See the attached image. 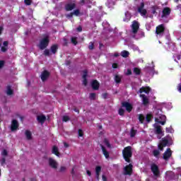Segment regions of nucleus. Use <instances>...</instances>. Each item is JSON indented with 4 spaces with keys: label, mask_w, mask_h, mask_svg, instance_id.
I'll return each mask as SVG.
<instances>
[{
    "label": "nucleus",
    "mask_w": 181,
    "mask_h": 181,
    "mask_svg": "<svg viewBox=\"0 0 181 181\" xmlns=\"http://www.w3.org/2000/svg\"><path fill=\"white\" fill-rule=\"evenodd\" d=\"M154 113L156 115V122H157V124H160L161 125H165V124H166V116L162 115V110L156 109Z\"/></svg>",
    "instance_id": "1"
},
{
    "label": "nucleus",
    "mask_w": 181,
    "mask_h": 181,
    "mask_svg": "<svg viewBox=\"0 0 181 181\" xmlns=\"http://www.w3.org/2000/svg\"><path fill=\"white\" fill-rule=\"evenodd\" d=\"M122 156L126 162L131 163V158H132V147L131 146L125 147L122 151Z\"/></svg>",
    "instance_id": "2"
},
{
    "label": "nucleus",
    "mask_w": 181,
    "mask_h": 181,
    "mask_svg": "<svg viewBox=\"0 0 181 181\" xmlns=\"http://www.w3.org/2000/svg\"><path fill=\"white\" fill-rule=\"evenodd\" d=\"M50 42V40L49 39V36L46 35L42 39L40 40L39 47L40 50H45L47 46H49V42Z\"/></svg>",
    "instance_id": "3"
},
{
    "label": "nucleus",
    "mask_w": 181,
    "mask_h": 181,
    "mask_svg": "<svg viewBox=\"0 0 181 181\" xmlns=\"http://www.w3.org/2000/svg\"><path fill=\"white\" fill-rule=\"evenodd\" d=\"M139 30V23L136 21H134L132 24V30L130 31V36L135 37V35L138 33Z\"/></svg>",
    "instance_id": "4"
},
{
    "label": "nucleus",
    "mask_w": 181,
    "mask_h": 181,
    "mask_svg": "<svg viewBox=\"0 0 181 181\" xmlns=\"http://www.w3.org/2000/svg\"><path fill=\"white\" fill-rule=\"evenodd\" d=\"M151 172L153 173L154 179L160 177V171L159 170V167L156 164H151Z\"/></svg>",
    "instance_id": "5"
},
{
    "label": "nucleus",
    "mask_w": 181,
    "mask_h": 181,
    "mask_svg": "<svg viewBox=\"0 0 181 181\" xmlns=\"http://www.w3.org/2000/svg\"><path fill=\"white\" fill-rule=\"evenodd\" d=\"M144 8H145V4L144 2H141L140 6L137 8V12H139V13H140L141 16H143V18H148V16H146V9Z\"/></svg>",
    "instance_id": "6"
},
{
    "label": "nucleus",
    "mask_w": 181,
    "mask_h": 181,
    "mask_svg": "<svg viewBox=\"0 0 181 181\" xmlns=\"http://www.w3.org/2000/svg\"><path fill=\"white\" fill-rule=\"evenodd\" d=\"M132 168L133 166L131 163L128 165H126L123 170V175H124L125 176H127V175L129 176H131L132 175Z\"/></svg>",
    "instance_id": "7"
},
{
    "label": "nucleus",
    "mask_w": 181,
    "mask_h": 181,
    "mask_svg": "<svg viewBox=\"0 0 181 181\" xmlns=\"http://www.w3.org/2000/svg\"><path fill=\"white\" fill-rule=\"evenodd\" d=\"M48 164L52 169H57V166H59L57 161L52 158H48Z\"/></svg>",
    "instance_id": "8"
},
{
    "label": "nucleus",
    "mask_w": 181,
    "mask_h": 181,
    "mask_svg": "<svg viewBox=\"0 0 181 181\" xmlns=\"http://www.w3.org/2000/svg\"><path fill=\"white\" fill-rule=\"evenodd\" d=\"M154 128H155V134H157V135H161L163 136V132H162L161 127L158 124V123L154 124Z\"/></svg>",
    "instance_id": "9"
},
{
    "label": "nucleus",
    "mask_w": 181,
    "mask_h": 181,
    "mask_svg": "<svg viewBox=\"0 0 181 181\" xmlns=\"http://www.w3.org/2000/svg\"><path fill=\"white\" fill-rule=\"evenodd\" d=\"M163 32H165V27L163 25H160L156 28V35H159V36H163Z\"/></svg>",
    "instance_id": "10"
},
{
    "label": "nucleus",
    "mask_w": 181,
    "mask_h": 181,
    "mask_svg": "<svg viewBox=\"0 0 181 181\" xmlns=\"http://www.w3.org/2000/svg\"><path fill=\"white\" fill-rule=\"evenodd\" d=\"M18 128H19V123L18 122V120L13 119L11 125V129L12 132H13V131H16Z\"/></svg>",
    "instance_id": "11"
},
{
    "label": "nucleus",
    "mask_w": 181,
    "mask_h": 181,
    "mask_svg": "<svg viewBox=\"0 0 181 181\" xmlns=\"http://www.w3.org/2000/svg\"><path fill=\"white\" fill-rule=\"evenodd\" d=\"M171 10L169 7H165L163 9V14L161 15V18H168L169 15H170Z\"/></svg>",
    "instance_id": "12"
},
{
    "label": "nucleus",
    "mask_w": 181,
    "mask_h": 181,
    "mask_svg": "<svg viewBox=\"0 0 181 181\" xmlns=\"http://www.w3.org/2000/svg\"><path fill=\"white\" fill-rule=\"evenodd\" d=\"M170 156H172V150H170V148H168L163 153V158L165 160H169Z\"/></svg>",
    "instance_id": "13"
},
{
    "label": "nucleus",
    "mask_w": 181,
    "mask_h": 181,
    "mask_svg": "<svg viewBox=\"0 0 181 181\" xmlns=\"http://www.w3.org/2000/svg\"><path fill=\"white\" fill-rule=\"evenodd\" d=\"M122 107H124V108H126V111L128 112H131V111H132V105L128 102H123L122 103Z\"/></svg>",
    "instance_id": "14"
},
{
    "label": "nucleus",
    "mask_w": 181,
    "mask_h": 181,
    "mask_svg": "<svg viewBox=\"0 0 181 181\" xmlns=\"http://www.w3.org/2000/svg\"><path fill=\"white\" fill-rule=\"evenodd\" d=\"M49 76H50V73H49V71H42L40 76L42 81H46V80L49 78Z\"/></svg>",
    "instance_id": "15"
},
{
    "label": "nucleus",
    "mask_w": 181,
    "mask_h": 181,
    "mask_svg": "<svg viewBox=\"0 0 181 181\" xmlns=\"http://www.w3.org/2000/svg\"><path fill=\"white\" fill-rule=\"evenodd\" d=\"M37 121L40 122L42 125L45 124V122L46 121V116L45 115H38L37 117Z\"/></svg>",
    "instance_id": "16"
},
{
    "label": "nucleus",
    "mask_w": 181,
    "mask_h": 181,
    "mask_svg": "<svg viewBox=\"0 0 181 181\" xmlns=\"http://www.w3.org/2000/svg\"><path fill=\"white\" fill-rule=\"evenodd\" d=\"M76 8V3H69L65 6V9L67 11H73Z\"/></svg>",
    "instance_id": "17"
},
{
    "label": "nucleus",
    "mask_w": 181,
    "mask_h": 181,
    "mask_svg": "<svg viewBox=\"0 0 181 181\" xmlns=\"http://www.w3.org/2000/svg\"><path fill=\"white\" fill-rule=\"evenodd\" d=\"M140 97L141 98H142L143 105H148V104H149V99L148 98V97H146V95L141 94Z\"/></svg>",
    "instance_id": "18"
},
{
    "label": "nucleus",
    "mask_w": 181,
    "mask_h": 181,
    "mask_svg": "<svg viewBox=\"0 0 181 181\" xmlns=\"http://www.w3.org/2000/svg\"><path fill=\"white\" fill-rule=\"evenodd\" d=\"M175 177V174L172 171H168L165 173V179L167 180H172V179Z\"/></svg>",
    "instance_id": "19"
},
{
    "label": "nucleus",
    "mask_w": 181,
    "mask_h": 181,
    "mask_svg": "<svg viewBox=\"0 0 181 181\" xmlns=\"http://www.w3.org/2000/svg\"><path fill=\"white\" fill-rule=\"evenodd\" d=\"M144 70L146 71V73H152L153 74H155V66H146L145 67Z\"/></svg>",
    "instance_id": "20"
},
{
    "label": "nucleus",
    "mask_w": 181,
    "mask_h": 181,
    "mask_svg": "<svg viewBox=\"0 0 181 181\" xmlns=\"http://www.w3.org/2000/svg\"><path fill=\"white\" fill-rule=\"evenodd\" d=\"M168 144V140H163L160 144L158 145V149L160 151H163V146H167Z\"/></svg>",
    "instance_id": "21"
},
{
    "label": "nucleus",
    "mask_w": 181,
    "mask_h": 181,
    "mask_svg": "<svg viewBox=\"0 0 181 181\" xmlns=\"http://www.w3.org/2000/svg\"><path fill=\"white\" fill-rule=\"evenodd\" d=\"M100 147L103 151V155L105 156L106 159H108V158H110V153H108V151H107V150L105 149V147H104V146L100 144Z\"/></svg>",
    "instance_id": "22"
},
{
    "label": "nucleus",
    "mask_w": 181,
    "mask_h": 181,
    "mask_svg": "<svg viewBox=\"0 0 181 181\" xmlns=\"http://www.w3.org/2000/svg\"><path fill=\"white\" fill-rule=\"evenodd\" d=\"M87 76H88V72H87V70H84L83 71V75L82 76L83 81V84L85 85V86H87Z\"/></svg>",
    "instance_id": "23"
},
{
    "label": "nucleus",
    "mask_w": 181,
    "mask_h": 181,
    "mask_svg": "<svg viewBox=\"0 0 181 181\" xmlns=\"http://www.w3.org/2000/svg\"><path fill=\"white\" fill-rule=\"evenodd\" d=\"M52 153L56 155V156H58V158H60V153H59V148H57V146H54L52 147Z\"/></svg>",
    "instance_id": "24"
},
{
    "label": "nucleus",
    "mask_w": 181,
    "mask_h": 181,
    "mask_svg": "<svg viewBox=\"0 0 181 181\" xmlns=\"http://www.w3.org/2000/svg\"><path fill=\"white\" fill-rule=\"evenodd\" d=\"M92 86V88H93V90H98L99 87H100V83H98V81H93L91 83Z\"/></svg>",
    "instance_id": "25"
},
{
    "label": "nucleus",
    "mask_w": 181,
    "mask_h": 181,
    "mask_svg": "<svg viewBox=\"0 0 181 181\" xmlns=\"http://www.w3.org/2000/svg\"><path fill=\"white\" fill-rule=\"evenodd\" d=\"M57 49H59V46L57 45H54L50 47L52 54H56L57 52Z\"/></svg>",
    "instance_id": "26"
},
{
    "label": "nucleus",
    "mask_w": 181,
    "mask_h": 181,
    "mask_svg": "<svg viewBox=\"0 0 181 181\" xmlns=\"http://www.w3.org/2000/svg\"><path fill=\"white\" fill-rule=\"evenodd\" d=\"M149 91H151V88H149V87H147L146 88H141L139 89V93H146V94H148Z\"/></svg>",
    "instance_id": "27"
},
{
    "label": "nucleus",
    "mask_w": 181,
    "mask_h": 181,
    "mask_svg": "<svg viewBox=\"0 0 181 181\" xmlns=\"http://www.w3.org/2000/svg\"><path fill=\"white\" fill-rule=\"evenodd\" d=\"M6 93L7 95H12L13 94V90H12V88L11 87V86H7Z\"/></svg>",
    "instance_id": "28"
},
{
    "label": "nucleus",
    "mask_w": 181,
    "mask_h": 181,
    "mask_svg": "<svg viewBox=\"0 0 181 181\" xmlns=\"http://www.w3.org/2000/svg\"><path fill=\"white\" fill-rule=\"evenodd\" d=\"M25 134L26 139L28 141H30V139H32V132H30V131L29 130H26Z\"/></svg>",
    "instance_id": "29"
},
{
    "label": "nucleus",
    "mask_w": 181,
    "mask_h": 181,
    "mask_svg": "<svg viewBox=\"0 0 181 181\" xmlns=\"http://www.w3.org/2000/svg\"><path fill=\"white\" fill-rule=\"evenodd\" d=\"M125 18H124V22H128V21H129L131 19V13L129 12H126L125 13Z\"/></svg>",
    "instance_id": "30"
},
{
    "label": "nucleus",
    "mask_w": 181,
    "mask_h": 181,
    "mask_svg": "<svg viewBox=\"0 0 181 181\" xmlns=\"http://www.w3.org/2000/svg\"><path fill=\"white\" fill-rule=\"evenodd\" d=\"M136 132H137V131L134 129V127H132L131 131H130L131 138H134V136H135L136 135Z\"/></svg>",
    "instance_id": "31"
},
{
    "label": "nucleus",
    "mask_w": 181,
    "mask_h": 181,
    "mask_svg": "<svg viewBox=\"0 0 181 181\" xmlns=\"http://www.w3.org/2000/svg\"><path fill=\"white\" fill-rule=\"evenodd\" d=\"M158 9H159V6H153L151 7V13L155 15V13H156V11H158Z\"/></svg>",
    "instance_id": "32"
},
{
    "label": "nucleus",
    "mask_w": 181,
    "mask_h": 181,
    "mask_svg": "<svg viewBox=\"0 0 181 181\" xmlns=\"http://www.w3.org/2000/svg\"><path fill=\"white\" fill-rule=\"evenodd\" d=\"M121 56L122 57H128L129 56V52L128 51L124 50L121 52Z\"/></svg>",
    "instance_id": "33"
},
{
    "label": "nucleus",
    "mask_w": 181,
    "mask_h": 181,
    "mask_svg": "<svg viewBox=\"0 0 181 181\" xmlns=\"http://www.w3.org/2000/svg\"><path fill=\"white\" fill-rule=\"evenodd\" d=\"M115 5V2L112 1H110L107 2L108 8H114Z\"/></svg>",
    "instance_id": "34"
},
{
    "label": "nucleus",
    "mask_w": 181,
    "mask_h": 181,
    "mask_svg": "<svg viewBox=\"0 0 181 181\" xmlns=\"http://www.w3.org/2000/svg\"><path fill=\"white\" fill-rule=\"evenodd\" d=\"M71 43H73V45H74L75 46H76V45H77V37H72L71 38Z\"/></svg>",
    "instance_id": "35"
},
{
    "label": "nucleus",
    "mask_w": 181,
    "mask_h": 181,
    "mask_svg": "<svg viewBox=\"0 0 181 181\" xmlns=\"http://www.w3.org/2000/svg\"><path fill=\"white\" fill-rule=\"evenodd\" d=\"M152 118H153L152 115L148 114L146 117V120L147 122H151V119H152Z\"/></svg>",
    "instance_id": "36"
},
{
    "label": "nucleus",
    "mask_w": 181,
    "mask_h": 181,
    "mask_svg": "<svg viewBox=\"0 0 181 181\" xmlns=\"http://www.w3.org/2000/svg\"><path fill=\"white\" fill-rule=\"evenodd\" d=\"M62 121L63 122H67L68 121H70V117L67 115L63 116Z\"/></svg>",
    "instance_id": "37"
},
{
    "label": "nucleus",
    "mask_w": 181,
    "mask_h": 181,
    "mask_svg": "<svg viewBox=\"0 0 181 181\" xmlns=\"http://www.w3.org/2000/svg\"><path fill=\"white\" fill-rule=\"evenodd\" d=\"M160 152H159V150H154L153 151V155L154 156H156V158H158V156H159V155H160Z\"/></svg>",
    "instance_id": "38"
},
{
    "label": "nucleus",
    "mask_w": 181,
    "mask_h": 181,
    "mask_svg": "<svg viewBox=\"0 0 181 181\" xmlns=\"http://www.w3.org/2000/svg\"><path fill=\"white\" fill-rule=\"evenodd\" d=\"M44 55L45 56H52V52H50V50L45 49L44 50Z\"/></svg>",
    "instance_id": "39"
},
{
    "label": "nucleus",
    "mask_w": 181,
    "mask_h": 181,
    "mask_svg": "<svg viewBox=\"0 0 181 181\" xmlns=\"http://www.w3.org/2000/svg\"><path fill=\"white\" fill-rule=\"evenodd\" d=\"M139 120L142 124V122H144V121H145V117L143 116V115H139Z\"/></svg>",
    "instance_id": "40"
},
{
    "label": "nucleus",
    "mask_w": 181,
    "mask_h": 181,
    "mask_svg": "<svg viewBox=\"0 0 181 181\" xmlns=\"http://www.w3.org/2000/svg\"><path fill=\"white\" fill-rule=\"evenodd\" d=\"M134 73H135L136 75L141 74V69L138 68H134L133 69Z\"/></svg>",
    "instance_id": "41"
},
{
    "label": "nucleus",
    "mask_w": 181,
    "mask_h": 181,
    "mask_svg": "<svg viewBox=\"0 0 181 181\" xmlns=\"http://www.w3.org/2000/svg\"><path fill=\"white\" fill-rule=\"evenodd\" d=\"M115 81L117 83H121V78L119 77V76L116 75L115 76Z\"/></svg>",
    "instance_id": "42"
},
{
    "label": "nucleus",
    "mask_w": 181,
    "mask_h": 181,
    "mask_svg": "<svg viewBox=\"0 0 181 181\" xmlns=\"http://www.w3.org/2000/svg\"><path fill=\"white\" fill-rule=\"evenodd\" d=\"M89 98L90 100H95V93H90Z\"/></svg>",
    "instance_id": "43"
},
{
    "label": "nucleus",
    "mask_w": 181,
    "mask_h": 181,
    "mask_svg": "<svg viewBox=\"0 0 181 181\" xmlns=\"http://www.w3.org/2000/svg\"><path fill=\"white\" fill-rule=\"evenodd\" d=\"M75 16H78L80 15V10L76 9L74 11V13H72Z\"/></svg>",
    "instance_id": "44"
},
{
    "label": "nucleus",
    "mask_w": 181,
    "mask_h": 181,
    "mask_svg": "<svg viewBox=\"0 0 181 181\" xmlns=\"http://www.w3.org/2000/svg\"><path fill=\"white\" fill-rule=\"evenodd\" d=\"M100 172H101V167L100 166H97L95 168V173L100 174Z\"/></svg>",
    "instance_id": "45"
},
{
    "label": "nucleus",
    "mask_w": 181,
    "mask_h": 181,
    "mask_svg": "<svg viewBox=\"0 0 181 181\" xmlns=\"http://www.w3.org/2000/svg\"><path fill=\"white\" fill-rule=\"evenodd\" d=\"M125 113V110L122 108L119 109V115H124V114Z\"/></svg>",
    "instance_id": "46"
},
{
    "label": "nucleus",
    "mask_w": 181,
    "mask_h": 181,
    "mask_svg": "<svg viewBox=\"0 0 181 181\" xmlns=\"http://www.w3.org/2000/svg\"><path fill=\"white\" fill-rule=\"evenodd\" d=\"M174 59H175V62H177V63L178 62L177 60H180L181 57L180 55H176V56H174Z\"/></svg>",
    "instance_id": "47"
},
{
    "label": "nucleus",
    "mask_w": 181,
    "mask_h": 181,
    "mask_svg": "<svg viewBox=\"0 0 181 181\" xmlns=\"http://www.w3.org/2000/svg\"><path fill=\"white\" fill-rule=\"evenodd\" d=\"M105 144L107 148H111V144H110V142H108V140L105 139Z\"/></svg>",
    "instance_id": "48"
},
{
    "label": "nucleus",
    "mask_w": 181,
    "mask_h": 181,
    "mask_svg": "<svg viewBox=\"0 0 181 181\" xmlns=\"http://www.w3.org/2000/svg\"><path fill=\"white\" fill-rule=\"evenodd\" d=\"M78 136H83V130L81 129H79L78 131Z\"/></svg>",
    "instance_id": "49"
},
{
    "label": "nucleus",
    "mask_w": 181,
    "mask_h": 181,
    "mask_svg": "<svg viewBox=\"0 0 181 181\" xmlns=\"http://www.w3.org/2000/svg\"><path fill=\"white\" fill-rule=\"evenodd\" d=\"M66 167L62 166L59 169V172L61 173L66 172Z\"/></svg>",
    "instance_id": "50"
},
{
    "label": "nucleus",
    "mask_w": 181,
    "mask_h": 181,
    "mask_svg": "<svg viewBox=\"0 0 181 181\" xmlns=\"http://www.w3.org/2000/svg\"><path fill=\"white\" fill-rule=\"evenodd\" d=\"M88 47L90 50H93V49H94V43L90 42Z\"/></svg>",
    "instance_id": "51"
},
{
    "label": "nucleus",
    "mask_w": 181,
    "mask_h": 181,
    "mask_svg": "<svg viewBox=\"0 0 181 181\" xmlns=\"http://www.w3.org/2000/svg\"><path fill=\"white\" fill-rule=\"evenodd\" d=\"M2 156H6L8 155V151L6 150H4L1 153Z\"/></svg>",
    "instance_id": "52"
},
{
    "label": "nucleus",
    "mask_w": 181,
    "mask_h": 181,
    "mask_svg": "<svg viewBox=\"0 0 181 181\" xmlns=\"http://www.w3.org/2000/svg\"><path fill=\"white\" fill-rule=\"evenodd\" d=\"M6 159L5 158H3L1 159V166H4V165H5V163H6Z\"/></svg>",
    "instance_id": "53"
},
{
    "label": "nucleus",
    "mask_w": 181,
    "mask_h": 181,
    "mask_svg": "<svg viewBox=\"0 0 181 181\" xmlns=\"http://www.w3.org/2000/svg\"><path fill=\"white\" fill-rule=\"evenodd\" d=\"M8 50V47H1V52H5Z\"/></svg>",
    "instance_id": "54"
},
{
    "label": "nucleus",
    "mask_w": 181,
    "mask_h": 181,
    "mask_svg": "<svg viewBox=\"0 0 181 181\" xmlns=\"http://www.w3.org/2000/svg\"><path fill=\"white\" fill-rule=\"evenodd\" d=\"M25 5H30L31 0H24Z\"/></svg>",
    "instance_id": "55"
},
{
    "label": "nucleus",
    "mask_w": 181,
    "mask_h": 181,
    "mask_svg": "<svg viewBox=\"0 0 181 181\" xmlns=\"http://www.w3.org/2000/svg\"><path fill=\"white\" fill-rule=\"evenodd\" d=\"M5 64V62L4 61H0V69H2V67H4Z\"/></svg>",
    "instance_id": "56"
},
{
    "label": "nucleus",
    "mask_w": 181,
    "mask_h": 181,
    "mask_svg": "<svg viewBox=\"0 0 181 181\" xmlns=\"http://www.w3.org/2000/svg\"><path fill=\"white\" fill-rule=\"evenodd\" d=\"M8 45H9V42L8 41H4L3 42V46H4L5 47H8Z\"/></svg>",
    "instance_id": "57"
},
{
    "label": "nucleus",
    "mask_w": 181,
    "mask_h": 181,
    "mask_svg": "<svg viewBox=\"0 0 181 181\" xmlns=\"http://www.w3.org/2000/svg\"><path fill=\"white\" fill-rule=\"evenodd\" d=\"M173 131V129H172V127H170V128H166V132H170L172 133V132Z\"/></svg>",
    "instance_id": "58"
},
{
    "label": "nucleus",
    "mask_w": 181,
    "mask_h": 181,
    "mask_svg": "<svg viewBox=\"0 0 181 181\" xmlns=\"http://www.w3.org/2000/svg\"><path fill=\"white\" fill-rule=\"evenodd\" d=\"M127 76H130V74H132V71L131 69H127Z\"/></svg>",
    "instance_id": "59"
},
{
    "label": "nucleus",
    "mask_w": 181,
    "mask_h": 181,
    "mask_svg": "<svg viewBox=\"0 0 181 181\" xmlns=\"http://www.w3.org/2000/svg\"><path fill=\"white\" fill-rule=\"evenodd\" d=\"M63 43H64V46H67V39L64 38L63 39Z\"/></svg>",
    "instance_id": "60"
},
{
    "label": "nucleus",
    "mask_w": 181,
    "mask_h": 181,
    "mask_svg": "<svg viewBox=\"0 0 181 181\" xmlns=\"http://www.w3.org/2000/svg\"><path fill=\"white\" fill-rule=\"evenodd\" d=\"M112 69H118V65L117 64H112Z\"/></svg>",
    "instance_id": "61"
},
{
    "label": "nucleus",
    "mask_w": 181,
    "mask_h": 181,
    "mask_svg": "<svg viewBox=\"0 0 181 181\" xmlns=\"http://www.w3.org/2000/svg\"><path fill=\"white\" fill-rule=\"evenodd\" d=\"M102 95H103V98H104L105 100L107 98V97H108L107 93H103Z\"/></svg>",
    "instance_id": "62"
},
{
    "label": "nucleus",
    "mask_w": 181,
    "mask_h": 181,
    "mask_svg": "<svg viewBox=\"0 0 181 181\" xmlns=\"http://www.w3.org/2000/svg\"><path fill=\"white\" fill-rule=\"evenodd\" d=\"M102 179H103V181H107V177H105V175H102Z\"/></svg>",
    "instance_id": "63"
},
{
    "label": "nucleus",
    "mask_w": 181,
    "mask_h": 181,
    "mask_svg": "<svg viewBox=\"0 0 181 181\" xmlns=\"http://www.w3.org/2000/svg\"><path fill=\"white\" fill-rule=\"evenodd\" d=\"M178 91H180V93H181V83H180L179 85H178Z\"/></svg>",
    "instance_id": "64"
}]
</instances>
